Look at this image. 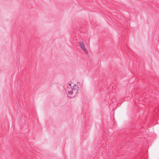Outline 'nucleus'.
Instances as JSON below:
<instances>
[{
  "instance_id": "nucleus-1",
  "label": "nucleus",
  "mask_w": 159,
  "mask_h": 159,
  "mask_svg": "<svg viewBox=\"0 0 159 159\" xmlns=\"http://www.w3.org/2000/svg\"><path fill=\"white\" fill-rule=\"evenodd\" d=\"M65 90L66 92H67V91H68V93H67V94H68L69 95H70V96H67L68 97H69V98H72L74 97L78 92V90L76 89L74 87L71 88V90L69 91V87H68V88H66Z\"/></svg>"
},
{
  "instance_id": "nucleus-2",
  "label": "nucleus",
  "mask_w": 159,
  "mask_h": 159,
  "mask_svg": "<svg viewBox=\"0 0 159 159\" xmlns=\"http://www.w3.org/2000/svg\"><path fill=\"white\" fill-rule=\"evenodd\" d=\"M79 45L81 49L83 50L85 53L88 54V52L85 47L84 43L82 42H80L79 43Z\"/></svg>"
},
{
  "instance_id": "nucleus-3",
  "label": "nucleus",
  "mask_w": 159,
  "mask_h": 159,
  "mask_svg": "<svg viewBox=\"0 0 159 159\" xmlns=\"http://www.w3.org/2000/svg\"><path fill=\"white\" fill-rule=\"evenodd\" d=\"M68 85H69V87L68 86L67 87H69H69H70V88H71V84L70 83H69L68 84Z\"/></svg>"
},
{
  "instance_id": "nucleus-4",
  "label": "nucleus",
  "mask_w": 159,
  "mask_h": 159,
  "mask_svg": "<svg viewBox=\"0 0 159 159\" xmlns=\"http://www.w3.org/2000/svg\"><path fill=\"white\" fill-rule=\"evenodd\" d=\"M77 86H80V83H77Z\"/></svg>"
}]
</instances>
